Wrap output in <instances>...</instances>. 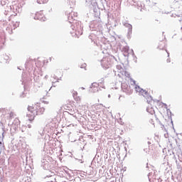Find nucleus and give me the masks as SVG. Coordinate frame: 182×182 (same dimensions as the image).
<instances>
[{
    "label": "nucleus",
    "mask_w": 182,
    "mask_h": 182,
    "mask_svg": "<svg viewBox=\"0 0 182 182\" xmlns=\"http://www.w3.org/2000/svg\"><path fill=\"white\" fill-rule=\"evenodd\" d=\"M158 103L159 104V106H161V107H163V106H166V105L163 102H159Z\"/></svg>",
    "instance_id": "nucleus-8"
},
{
    "label": "nucleus",
    "mask_w": 182,
    "mask_h": 182,
    "mask_svg": "<svg viewBox=\"0 0 182 182\" xmlns=\"http://www.w3.org/2000/svg\"><path fill=\"white\" fill-rule=\"evenodd\" d=\"M28 129H31V125H28Z\"/></svg>",
    "instance_id": "nucleus-9"
},
{
    "label": "nucleus",
    "mask_w": 182,
    "mask_h": 182,
    "mask_svg": "<svg viewBox=\"0 0 182 182\" xmlns=\"http://www.w3.org/2000/svg\"><path fill=\"white\" fill-rule=\"evenodd\" d=\"M28 113L26 117L28 119L29 122H33L35 120L36 116L43 114L45 113V108L41 107L39 103H36L28 107Z\"/></svg>",
    "instance_id": "nucleus-1"
},
{
    "label": "nucleus",
    "mask_w": 182,
    "mask_h": 182,
    "mask_svg": "<svg viewBox=\"0 0 182 182\" xmlns=\"http://www.w3.org/2000/svg\"><path fill=\"white\" fill-rule=\"evenodd\" d=\"M48 0H37L38 4H46Z\"/></svg>",
    "instance_id": "nucleus-6"
},
{
    "label": "nucleus",
    "mask_w": 182,
    "mask_h": 182,
    "mask_svg": "<svg viewBox=\"0 0 182 182\" xmlns=\"http://www.w3.org/2000/svg\"><path fill=\"white\" fill-rule=\"evenodd\" d=\"M135 90H136V92L139 93V95L144 97L145 99H146V102L149 105H150V103L153 102V99L151 98V96H150V94L149 93V92L143 90L142 88L139 87V86L135 87Z\"/></svg>",
    "instance_id": "nucleus-2"
},
{
    "label": "nucleus",
    "mask_w": 182,
    "mask_h": 182,
    "mask_svg": "<svg viewBox=\"0 0 182 182\" xmlns=\"http://www.w3.org/2000/svg\"><path fill=\"white\" fill-rule=\"evenodd\" d=\"M106 63H109V62L107 61H102V66L104 68H105V69H109V64H107Z\"/></svg>",
    "instance_id": "nucleus-5"
},
{
    "label": "nucleus",
    "mask_w": 182,
    "mask_h": 182,
    "mask_svg": "<svg viewBox=\"0 0 182 182\" xmlns=\"http://www.w3.org/2000/svg\"><path fill=\"white\" fill-rule=\"evenodd\" d=\"M74 95H77V92H75L74 93Z\"/></svg>",
    "instance_id": "nucleus-11"
},
{
    "label": "nucleus",
    "mask_w": 182,
    "mask_h": 182,
    "mask_svg": "<svg viewBox=\"0 0 182 182\" xmlns=\"http://www.w3.org/2000/svg\"><path fill=\"white\" fill-rule=\"evenodd\" d=\"M0 144H2V142H0Z\"/></svg>",
    "instance_id": "nucleus-12"
},
{
    "label": "nucleus",
    "mask_w": 182,
    "mask_h": 182,
    "mask_svg": "<svg viewBox=\"0 0 182 182\" xmlns=\"http://www.w3.org/2000/svg\"><path fill=\"white\" fill-rule=\"evenodd\" d=\"M98 87H99V84H97V82H93L92 84L91 89L92 91L97 92V90H99Z\"/></svg>",
    "instance_id": "nucleus-4"
},
{
    "label": "nucleus",
    "mask_w": 182,
    "mask_h": 182,
    "mask_svg": "<svg viewBox=\"0 0 182 182\" xmlns=\"http://www.w3.org/2000/svg\"><path fill=\"white\" fill-rule=\"evenodd\" d=\"M147 111H148V112H150V109L148 108V109H147Z\"/></svg>",
    "instance_id": "nucleus-10"
},
{
    "label": "nucleus",
    "mask_w": 182,
    "mask_h": 182,
    "mask_svg": "<svg viewBox=\"0 0 182 182\" xmlns=\"http://www.w3.org/2000/svg\"><path fill=\"white\" fill-rule=\"evenodd\" d=\"M12 117H14V112H10L8 120H12Z\"/></svg>",
    "instance_id": "nucleus-7"
},
{
    "label": "nucleus",
    "mask_w": 182,
    "mask_h": 182,
    "mask_svg": "<svg viewBox=\"0 0 182 182\" xmlns=\"http://www.w3.org/2000/svg\"><path fill=\"white\" fill-rule=\"evenodd\" d=\"M34 19L36 21H41V22H45L46 21V17H45V14H43V11H40L36 13Z\"/></svg>",
    "instance_id": "nucleus-3"
}]
</instances>
